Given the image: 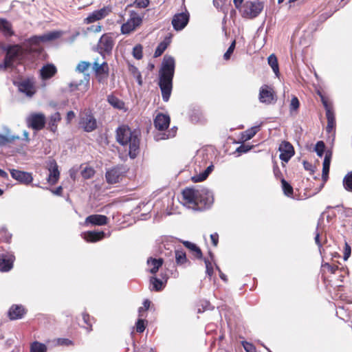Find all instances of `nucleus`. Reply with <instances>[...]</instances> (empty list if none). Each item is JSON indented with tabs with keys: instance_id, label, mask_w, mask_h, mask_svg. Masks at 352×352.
Wrapping results in <instances>:
<instances>
[{
	"instance_id": "1",
	"label": "nucleus",
	"mask_w": 352,
	"mask_h": 352,
	"mask_svg": "<svg viewBox=\"0 0 352 352\" xmlns=\"http://www.w3.org/2000/svg\"><path fill=\"white\" fill-rule=\"evenodd\" d=\"M175 67V59L170 56H164L159 74V86L164 102L168 101L171 94Z\"/></svg>"
},
{
	"instance_id": "2",
	"label": "nucleus",
	"mask_w": 352,
	"mask_h": 352,
	"mask_svg": "<svg viewBox=\"0 0 352 352\" xmlns=\"http://www.w3.org/2000/svg\"><path fill=\"white\" fill-rule=\"evenodd\" d=\"M23 55V50L19 45L8 47L4 59L3 68L12 69L21 63Z\"/></svg>"
},
{
	"instance_id": "3",
	"label": "nucleus",
	"mask_w": 352,
	"mask_h": 352,
	"mask_svg": "<svg viewBox=\"0 0 352 352\" xmlns=\"http://www.w3.org/2000/svg\"><path fill=\"white\" fill-rule=\"evenodd\" d=\"M264 3L258 0L246 1L240 8L243 18L253 19L257 17L263 11Z\"/></svg>"
},
{
	"instance_id": "4",
	"label": "nucleus",
	"mask_w": 352,
	"mask_h": 352,
	"mask_svg": "<svg viewBox=\"0 0 352 352\" xmlns=\"http://www.w3.org/2000/svg\"><path fill=\"white\" fill-rule=\"evenodd\" d=\"M198 188H186L182 191V203L187 207L198 210Z\"/></svg>"
},
{
	"instance_id": "5",
	"label": "nucleus",
	"mask_w": 352,
	"mask_h": 352,
	"mask_svg": "<svg viewBox=\"0 0 352 352\" xmlns=\"http://www.w3.org/2000/svg\"><path fill=\"white\" fill-rule=\"evenodd\" d=\"M79 126L86 132H92L97 128V121L90 111L80 115Z\"/></svg>"
},
{
	"instance_id": "6",
	"label": "nucleus",
	"mask_w": 352,
	"mask_h": 352,
	"mask_svg": "<svg viewBox=\"0 0 352 352\" xmlns=\"http://www.w3.org/2000/svg\"><path fill=\"white\" fill-rule=\"evenodd\" d=\"M198 210H203L210 207L213 201L214 197L212 192L206 188H198Z\"/></svg>"
},
{
	"instance_id": "7",
	"label": "nucleus",
	"mask_w": 352,
	"mask_h": 352,
	"mask_svg": "<svg viewBox=\"0 0 352 352\" xmlns=\"http://www.w3.org/2000/svg\"><path fill=\"white\" fill-rule=\"evenodd\" d=\"M140 133L136 130H131V135L126 138V144L124 146L129 148V155L131 158L136 157L140 151Z\"/></svg>"
},
{
	"instance_id": "8",
	"label": "nucleus",
	"mask_w": 352,
	"mask_h": 352,
	"mask_svg": "<svg viewBox=\"0 0 352 352\" xmlns=\"http://www.w3.org/2000/svg\"><path fill=\"white\" fill-rule=\"evenodd\" d=\"M142 22V16L135 12H131L129 19L121 26V32L127 34L134 31Z\"/></svg>"
},
{
	"instance_id": "9",
	"label": "nucleus",
	"mask_w": 352,
	"mask_h": 352,
	"mask_svg": "<svg viewBox=\"0 0 352 352\" xmlns=\"http://www.w3.org/2000/svg\"><path fill=\"white\" fill-rule=\"evenodd\" d=\"M26 121L29 127L39 131L45 126V116L42 113H33L27 118Z\"/></svg>"
},
{
	"instance_id": "10",
	"label": "nucleus",
	"mask_w": 352,
	"mask_h": 352,
	"mask_svg": "<svg viewBox=\"0 0 352 352\" xmlns=\"http://www.w3.org/2000/svg\"><path fill=\"white\" fill-rule=\"evenodd\" d=\"M114 45V36L112 33L104 34L98 43V49L100 53H110Z\"/></svg>"
},
{
	"instance_id": "11",
	"label": "nucleus",
	"mask_w": 352,
	"mask_h": 352,
	"mask_svg": "<svg viewBox=\"0 0 352 352\" xmlns=\"http://www.w3.org/2000/svg\"><path fill=\"white\" fill-rule=\"evenodd\" d=\"M111 8L109 6H104L102 8L95 10L90 13L85 19H84V23L89 24L101 20L105 18L111 12Z\"/></svg>"
},
{
	"instance_id": "12",
	"label": "nucleus",
	"mask_w": 352,
	"mask_h": 352,
	"mask_svg": "<svg viewBox=\"0 0 352 352\" xmlns=\"http://www.w3.org/2000/svg\"><path fill=\"white\" fill-rule=\"evenodd\" d=\"M276 100L273 88L267 85H263L259 90V101L262 103L271 104Z\"/></svg>"
},
{
	"instance_id": "13",
	"label": "nucleus",
	"mask_w": 352,
	"mask_h": 352,
	"mask_svg": "<svg viewBox=\"0 0 352 352\" xmlns=\"http://www.w3.org/2000/svg\"><path fill=\"white\" fill-rule=\"evenodd\" d=\"M93 68L96 72V77L99 82H106L109 75L108 64L105 62L100 64L98 61L95 60L93 64Z\"/></svg>"
},
{
	"instance_id": "14",
	"label": "nucleus",
	"mask_w": 352,
	"mask_h": 352,
	"mask_svg": "<svg viewBox=\"0 0 352 352\" xmlns=\"http://www.w3.org/2000/svg\"><path fill=\"white\" fill-rule=\"evenodd\" d=\"M108 223V218L102 214H91L88 216L84 223L82 224L83 226H101Z\"/></svg>"
},
{
	"instance_id": "15",
	"label": "nucleus",
	"mask_w": 352,
	"mask_h": 352,
	"mask_svg": "<svg viewBox=\"0 0 352 352\" xmlns=\"http://www.w3.org/2000/svg\"><path fill=\"white\" fill-rule=\"evenodd\" d=\"M18 88L20 92L28 97H32L36 93L35 82L33 79L28 78L21 80L18 85Z\"/></svg>"
},
{
	"instance_id": "16",
	"label": "nucleus",
	"mask_w": 352,
	"mask_h": 352,
	"mask_svg": "<svg viewBox=\"0 0 352 352\" xmlns=\"http://www.w3.org/2000/svg\"><path fill=\"white\" fill-rule=\"evenodd\" d=\"M47 167L49 171L47 182L49 184L54 185L58 182L60 177L57 163L54 160H50L47 162Z\"/></svg>"
},
{
	"instance_id": "17",
	"label": "nucleus",
	"mask_w": 352,
	"mask_h": 352,
	"mask_svg": "<svg viewBox=\"0 0 352 352\" xmlns=\"http://www.w3.org/2000/svg\"><path fill=\"white\" fill-rule=\"evenodd\" d=\"M188 21L189 14L188 12L178 13L173 16L172 25L175 30L179 31L183 30L186 26Z\"/></svg>"
},
{
	"instance_id": "18",
	"label": "nucleus",
	"mask_w": 352,
	"mask_h": 352,
	"mask_svg": "<svg viewBox=\"0 0 352 352\" xmlns=\"http://www.w3.org/2000/svg\"><path fill=\"white\" fill-rule=\"evenodd\" d=\"M280 159L287 162L294 155V149L293 146L288 142L283 141L279 146Z\"/></svg>"
},
{
	"instance_id": "19",
	"label": "nucleus",
	"mask_w": 352,
	"mask_h": 352,
	"mask_svg": "<svg viewBox=\"0 0 352 352\" xmlns=\"http://www.w3.org/2000/svg\"><path fill=\"white\" fill-rule=\"evenodd\" d=\"M124 173V168L122 166H116L106 173V179L109 184H116L120 181Z\"/></svg>"
},
{
	"instance_id": "20",
	"label": "nucleus",
	"mask_w": 352,
	"mask_h": 352,
	"mask_svg": "<svg viewBox=\"0 0 352 352\" xmlns=\"http://www.w3.org/2000/svg\"><path fill=\"white\" fill-rule=\"evenodd\" d=\"M131 135V129L126 125H122L116 130V140L121 145L125 146L126 138Z\"/></svg>"
},
{
	"instance_id": "21",
	"label": "nucleus",
	"mask_w": 352,
	"mask_h": 352,
	"mask_svg": "<svg viewBox=\"0 0 352 352\" xmlns=\"http://www.w3.org/2000/svg\"><path fill=\"white\" fill-rule=\"evenodd\" d=\"M62 35V32L60 31H54L47 32L41 36H34L30 38V41L34 43H37L39 42H46L54 40L56 38H59Z\"/></svg>"
},
{
	"instance_id": "22",
	"label": "nucleus",
	"mask_w": 352,
	"mask_h": 352,
	"mask_svg": "<svg viewBox=\"0 0 352 352\" xmlns=\"http://www.w3.org/2000/svg\"><path fill=\"white\" fill-rule=\"evenodd\" d=\"M10 174L14 179L25 184L31 183L33 179L30 173L24 171L12 169Z\"/></svg>"
},
{
	"instance_id": "23",
	"label": "nucleus",
	"mask_w": 352,
	"mask_h": 352,
	"mask_svg": "<svg viewBox=\"0 0 352 352\" xmlns=\"http://www.w3.org/2000/svg\"><path fill=\"white\" fill-rule=\"evenodd\" d=\"M170 124V117L168 115L159 113L154 120V125L160 131L166 130Z\"/></svg>"
},
{
	"instance_id": "24",
	"label": "nucleus",
	"mask_w": 352,
	"mask_h": 352,
	"mask_svg": "<svg viewBox=\"0 0 352 352\" xmlns=\"http://www.w3.org/2000/svg\"><path fill=\"white\" fill-rule=\"evenodd\" d=\"M57 72V69L54 64L48 63L43 65L40 69V77L43 80H48Z\"/></svg>"
},
{
	"instance_id": "25",
	"label": "nucleus",
	"mask_w": 352,
	"mask_h": 352,
	"mask_svg": "<svg viewBox=\"0 0 352 352\" xmlns=\"http://www.w3.org/2000/svg\"><path fill=\"white\" fill-rule=\"evenodd\" d=\"M89 80L88 76H85L83 80H73L69 85L71 91L80 90L82 92L88 89Z\"/></svg>"
},
{
	"instance_id": "26",
	"label": "nucleus",
	"mask_w": 352,
	"mask_h": 352,
	"mask_svg": "<svg viewBox=\"0 0 352 352\" xmlns=\"http://www.w3.org/2000/svg\"><path fill=\"white\" fill-rule=\"evenodd\" d=\"M14 256L12 254H0V271L8 272L12 268Z\"/></svg>"
},
{
	"instance_id": "27",
	"label": "nucleus",
	"mask_w": 352,
	"mask_h": 352,
	"mask_svg": "<svg viewBox=\"0 0 352 352\" xmlns=\"http://www.w3.org/2000/svg\"><path fill=\"white\" fill-rule=\"evenodd\" d=\"M104 235L105 234L102 231H87L84 232L81 234V236L82 237V239L89 243H95L98 241H100L104 237Z\"/></svg>"
},
{
	"instance_id": "28",
	"label": "nucleus",
	"mask_w": 352,
	"mask_h": 352,
	"mask_svg": "<svg viewBox=\"0 0 352 352\" xmlns=\"http://www.w3.org/2000/svg\"><path fill=\"white\" fill-rule=\"evenodd\" d=\"M332 157V153L331 151H327L325 152L324 158L322 164V179L326 182L328 179L329 167L331 164V160Z\"/></svg>"
},
{
	"instance_id": "29",
	"label": "nucleus",
	"mask_w": 352,
	"mask_h": 352,
	"mask_svg": "<svg viewBox=\"0 0 352 352\" xmlns=\"http://www.w3.org/2000/svg\"><path fill=\"white\" fill-rule=\"evenodd\" d=\"M8 314L11 320L19 319L25 314V309L21 305H13L10 307Z\"/></svg>"
},
{
	"instance_id": "30",
	"label": "nucleus",
	"mask_w": 352,
	"mask_h": 352,
	"mask_svg": "<svg viewBox=\"0 0 352 352\" xmlns=\"http://www.w3.org/2000/svg\"><path fill=\"white\" fill-rule=\"evenodd\" d=\"M19 135H12L10 130L7 129L5 135L0 134V146L12 143L15 140H19Z\"/></svg>"
},
{
	"instance_id": "31",
	"label": "nucleus",
	"mask_w": 352,
	"mask_h": 352,
	"mask_svg": "<svg viewBox=\"0 0 352 352\" xmlns=\"http://www.w3.org/2000/svg\"><path fill=\"white\" fill-rule=\"evenodd\" d=\"M163 259L162 258H149L147 260V265L150 267L149 272L151 274H156L160 267H162L163 264Z\"/></svg>"
},
{
	"instance_id": "32",
	"label": "nucleus",
	"mask_w": 352,
	"mask_h": 352,
	"mask_svg": "<svg viewBox=\"0 0 352 352\" xmlns=\"http://www.w3.org/2000/svg\"><path fill=\"white\" fill-rule=\"evenodd\" d=\"M0 32L5 36H10L14 34L11 23L4 19H0Z\"/></svg>"
},
{
	"instance_id": "33",
	"label": "nucleus",
	"mask_w": 352,
	"mask_h": 352,
	"mask_svg": "<svg viewBox=\"0 0 352 352\" xmlns=\"http://www.w3.org/2000/svg\"><path fill=\"white\" fill-rule=\"evenodd\" d=\"M107 101L115 109L124 111L126 110L125 109L124 102L122 100L119 99L118 98L116 97L113 95L108 96Z\"/></svg>"
},
{
	"instance_id": "34",
	"label": "nucleus",
	"mask_w": 352,
	"mask_h": 352,
	"mask_svg": "<svg viewBox=\"0 0 352 352\" xmlns=\"http://www.w3.org/2000/svg\"><path fill=\"white\" fill-rule=\"evenodd\" d=\"M213 168H214V166L210 165L209 166H208L206 168V169L204 172H202L198 175H194L192 177V180L194 182H201L204 181L208 177L210 173L213 170Z\"/></svg>"
},
{
	"instance_id": "35",
	"label": "nucleus",
	"mask_w": 352,
	"mask_h": 352,
	"mask_svg": "<svg viewBox=\"0 0 352 352\" xmlns=\"http://www.w3.org/2000/svg\"><path fill=\"white\" fill-rule=\"evenodd\" d=\"M61 117L58 112H56L51 115L49 119V128L52 132H55L57 129L58 123L60 121Z\"/></svg>"
},
{
	"instance_id": "36",
	"label": "nucleus",
	"mask_w": 352,
	"mask_h": 352,
	"mask_svg": "<svg viewBox=\"0 0 352 352\" xmlns=\"http://www.w3.org/2000/svg\"><path fill=\"white\" fill-rule=\"evenodd\" d=\"M47 346L43 343L34 341L30 344V352H47Z\"/></svg>"
},
{
	"instance_id": "37",
	"label": "nucleus",
	"mask_w": 352,
	"mask_h": 352,
	"mask_svg": "<svg viewBox=\"0 0 352 352\" xmlns=\"http://www.w3.org/2000/svg\"><path fill=\"white\" fill-rule=\"evenodd\" d=\"M183 244L185 247L191 250L197 258H201L202 257V252L200 248L197 247L195 243L186 241H184Z\"/></svg>"
},
{
	"instance_id": "38",
	"label": "nucleus",
	"mask_w": 352,
	"mask_h": 352,
	"mask_svg": "<svg viewBox=\"0 0 352 352\" xmlns=\"http://www.w3.org/2000/svg\"><path fill=\"white\" fill-rule=\"evenodd\" d=\"M175 257L177 265H182L188 261L186 252L183 250H176Z\"/></svg>"
},
{
	"instance_id": "39",
	"label": "nucleus",
	"mask_w": 352,
	"mask_h": 352,
	"mask_svg": "<svg viewBox=\"0 0 352 352\" xmlns=\"http://www.w3.org/2000/svg\"><path fill=\"white\" fill-rule=\"evenodd\" d=\"M326 116L327 119V131L330 133L336 125V120L333 111L328 110L326 113Z\"/></svg>"
},
{
	"instance_id": "40",
	"label": "nucleus",
	"mask_w": 352,
	"mask_h": 352,
	"mask_svg": "<svg viewBox=\"0 0 352 352\" xmlns=\"http://www.w3.org/2000/svg\"><path fill=\"white\" fill-rule=\"evenodd\" d=\"M259 131V126H252L250 129H248V130L245 131L242 133V139L244 141H248L250 139H252L256 133Z\"/></svg>"
},
{
	"instance_id": "41",
	"label": "nucleus",
	"mask_w": 352,
	"mask_h": 352,
	"mask_svg": "<svg viewBox=\"0 0 352 352\" xmlns=\"http://www.w3.org/2000/svg\"><path fill=\"white\" fill-rule=\"evenodd\" d=\"M344 188L348 192H352V170L349 172L343 178Z\"/></svg>"
},
{
	"instance_id": "42",
	"label": "nucleus",
	"mask_w": 352,
	"mask_h": 352,
	"mask_svg": "<svg viewBox=\"0 0 352 352\" xmlns=\"http://www.w3.org/2000/svg\"><path fill=\"white\" fill-rule=\"evenodd\" d=\"M150 283L152 285L151 289L157 292L161 291L164 287V281L156 277H151L150 278Z\"/></svg>"
},
{
	"instance_id": "43",
	"label": "nucleus",
	"mask_w": 352,
	"mask_h": 352,
	"mask_svg": "<svg viewBox=\"0 0 352 352\" xmlns=\"http://www.w3.org/2000/svg\"><path fill=\"white\" fill-rule=\"evenodd\" d=\"M268 64L272 67L273 72L275 73V74L278 76L279 74V68H278V64L277 58L274 54H271L268 58Z\"/></svg>"
},
{
	"instance_id": "44",
	"label": "nucleus",
	"mask_w": 352,
	"mask_h": 352,
	"mask_svg": "<svg viewBox=\"0 0 352 352\" xmlns=\"http://www.w3.org/2000/svg\"><path fill=\"white\" fill-rule=\"evenodd\" d=\"M282 188L284 194L287 196H291L293 194V188L284 179H281Z\"/></svg>"
},
{
	"instance_id": "45",
	"label": "nucleus",
	"mask_w": 352,
	"mask_h": 352,
	"mask_svg": "<svg viewBox=\"0 0 352 352\" xmlns=\"http://www.w3.org/2000/svg\"><path fill=\"white\" fill-rule=\"evenodd\" d=\"M95 170L91 167H85L81 172V175L85 179H89L94 176Z\"/></svg>"
},
{
	"instance_id": "46",
	"label": "nucleus",
	"mask_w": 352,
	"mask_h": 352,
	"mask_svg": "<svg viewBox=\"0 0 352 352\" xmlns=\"http://www.w3.org/2000/svg\"><path fill=\"white\" fill-rule=\"evenodd\" d=\"M133 56L138 60L142 58V46L141 45H137L133 47Z\"/></svg>"
},
{
	"instance_id": "47",
	"label": "nucleus",
	"mask_w": 352,
	"mask_h": 352,
	"mask_svg": "<svg viewBox=\"0 0 352 352\" xmlns=\"http://www.w3.org/2000/svg\"><path fill=\"white\" fill-rule=\"evenodd\" d=\"M299 106H300V102H299V100L297 98V97H296V96L292 97V98L291 100L290 104H289V111H290L291 113L293 111H296L298 110V109L299 108Z\"/></svg>"
},
{
	"instance_id": "48",
	"label": "nucleus",
	"mask_w": 352,
	"mask_h": 352,
	"mask_svg": "<svg viewBox=\"0 0 352 352\" xmlns=\"http://www.w3.org/2000/svg\"><path fill=\"white\" fill-rule=\"evenodd\" d=\"M325 145L322 141H319L315 146V151L319 157H322L324 152Z\"/></svg>"
},
{
	"instance_id": "49",
	"label": "nucleus",
	"mask_w": 352,
	"mask_h": 352,
	"mask_svg": "<svg viewBox=\"0 0 352 352\" xmlns=\"http://www.w3.org/2000/svg\"><path fill=\"white\" fill-rule=\"evenodd\" d=\"M166 47H167V44L166 43H164V42L160 43L155 51V54H154L155 57H158V56H161L163 54V52L165 51Z\"/></svg>"
},
{
	"instance_id": "50",
	"label": "nucleus",
	"mask_w": 352,
	"mask_h": 352,
	"mask_svg": "<svg viewBox=\"0 0 352 352\" xmlns=\"http://www.w3.org/2000/svg\"><path fill=\"white\" fill-rule=\"evenodd\" d=\"M90 66V63L86 61H81L79 63L76 67V70L80 72H84L88 69Z\"/></svg>"
},
{
	"instance_id": "51",
	"label": "nucleus",
	"mask_w": 352,
	"mask_h": 352,
	"mask_svg": "<svg viewBox=\"0 0 352 352\" xmlns=\"http://www.w3.org/2000/svg\"><path fill=\"white\" fill-rule=\"evenodd\" d=\"M242 345L246 352H256L255 346L252 343L243 341Z\"/></svg>"
},
{
	"instance_id": "52",
	"label": "nucleus",
	"mask_w": 352,
	"mask_h": 352,
	"mask_svg": "<svg viewBox=\"0 0 352 352\" xmlns=\"http://www.w3.org/2000/svg\"><path fill=\"white\" fill-rule=\"evenodd\" d=\"M235 44H236V42H235V41H234L231 43L230 47H228V49L226 51V52L224 54L223 58H224L225 60H228L230 58V56L233 53V51H234V50L235 48Z\"/></svg>"
},
{
	"instance_id": "53",
	"label": "nucleus",
	"mask_w": 352,
	"mask_h": 352,
	"mask_svg": "<svg viewBox=\"0 0 352 352\" xmlns=\"http://www.w3.org/2000/svg\"><path fill=\"white\" fill-rule=\"evenodd\" d=\"M206 268V274L209 277H211L213 274V267L211 262L208 259L204 260Z\"/></svg>"
},
{
	"instance_id": "54",
	"label": "nucleus",
	"mask_w": 352,
	"mask_h": 352,
	"mask_svg": "<svg viewBox=\"0 0 352 352\" xmlns=\"http://www.w3.org/2000/svg\"><path fill=\"white\" fill-rule=\"evenodd\" d=\"M148 4V0H135L134 2L135 6L140 8H144L147 7Z\"/></svg>"
},
{
	"instance_id": "55",
	"label": "nucleus",
	"mask_w": 352,
	"mask_h": 352,
	"mask_svg": "<svg viewBox=\"0 0 352 352\" xmlns=\"http://www.w3.org/2000/svg\"><path fill=\"white\" fill-rule=\"evenodd\" d=\"M145 327L144 320L139 319L136 322V331L138 333H142L145 330Z\"/></svg>"
},
{
	"instance_id": "56",
	"label": "nucleus",
	"mask_w": 352,
	"mask_h": 352,
	"mask_svg": "<svg viewBox=\"0 0 352 352\" xmlns=\"http://www.w3.org/2000/svg\"><path fill=\"white\" fill-rule=\"evenodd\" d=\"M175 135V132L173 131V132H168V134L166 135V134H157L155 135V139L157 140H165V139H168V138H173Z\"/></svg>"
},
{
	"instance_id": "57",
	"label": "nucleus",
	"mask_w": 352,
	"mask_h": 352,
	"mask_svg": "<svg viewBox=\"0 0 352 352\" xmlns=\"http://www.w3.org/2000/svg\"><path fill=\"white\" fill-rule=\"evenodd\" d=\"M351 247L350 245L346 242L345 243V245H344V256H343V258L344 261H346L350 255H351Z\"/></svg>"
},
{
	"instance_id": "58",
	"label": "nucleus",
	"mask_w": 352,
	"mask_h": 352,
	"mask_svg": "<svg viewBox=\"0 0 352 352\" xmlns=\"http://www.w3.org/2000/svg\"><path fill=\"white\" fill-rule=\"evenodd\" d=\"M252 146L242 144L236 148V151L241 153H245L251 150Z\"/></svg>"
},
{
	"instance_id": "59",
	"label": "nucleus",
	"mask_w": 352,
	"mask_h": 352,
	"mask_svg": "<svg viewBox=\"0 0 352 352\" xmlns=\"http://www.w3.org/2000/svg\"><path fill=\"white\" fill-rule=\"evenodd\" d=\"M102 30V26L99 24L95 25H91L87 28L88 32H100Z\"/></svg>"
},
{
	"instance_id": "60",
	"label": "nucleus",
	"mask_w": 352,
	"mask_h": 352,
	"mask_svg": "<svg viewBox=\"0 0 352 352\" xmlns=\"http://www.w3.org/2000/svg\"><path fill=\"white\" fill-rule=\"evenodd\" d=\"M320 234L318 232H316V236L314 237L315 243L318 246L319 252L320 254H322V243L320 240Z\"/></svg>"
},
{
	"instance_id": "61",
	"label": "nucleus",
	"mask_w": 352,
	"mask_h": 352,
	"mask_svg": "<svg viewBox=\"0 0 352 352\" xmlns=\"http://www.w3.org/2000/svg\"><path fill=\"white\" fill-rule=\"evenodd\" d=\"M75 117L76 114L73 111H68L66 116L67 122L69 124Z\"/></svg>"
},
{
	"instance_id": "62",
	"label": "nucleus",
	"mask_w": 352,
	"mask_h": 352,
	"mask_svg": "<svg viewBox=\"0 0 352 352\" xmlns=\"http://www.w3.org/2000/svg\"><path fill=\"white\" fill-rule=\"evenodd\" d=\"M210 239L212 244L214 246H217L218 244L219 235L217 233H214L210 235Z\"/></svg>"
},
{
	"instance_id": "63",
	"label": "nucleus",
	"mask_w": 352,
	"mask_h": 352,
	"mask_svg": "<svg viewBox=\"0 0 352 352\" xmlns=\"http://www.w3.org/2000/svg\"><path fill=\"white\" fill-rule=\"evenodd\" d=\"M82 318L85 322L89 327H91V323L90 322V317L87 314H82Z\"/></svg>"
},
{
	"instance_id": "64",
	"label": "nucleus",
	"mask_w": 352,
	"mask_h": 352,
	"mask_svg": "<svg viewBox=\"0 0 352 352\" xmlns=\"http://www.w3.org/2000/svg\"><path fill=\"white\" fill-rule=\"evenodd\" d=\"M243 0H233L234 6L236 9L239 10V11H240V8L242 7V6L243 4Z\"/></svg>"
}]
</instances>
